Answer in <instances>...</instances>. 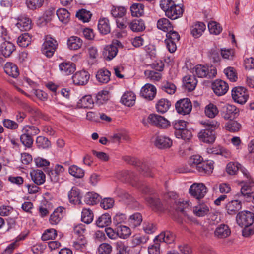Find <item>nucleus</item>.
I'll return each instance as SVG.
<instances>
[{
    "label": "nucleus",
    "mask_w": 254,
    "mask_h": 254,
    "mask_svg": "<svg viewBox=\"0 0 254 254\" xmlns=\"http://www.w3.org/2000/svg\"><path fill=\"white\" fill-rule=\"evenodd\" d=\"M204 129H201L198 133L200 140L206 143H212L216 139L214 130L219 127L220 124L216 121L202 122Z\"/></svg>",
    "instance_id": "f257e3e1"
},
{
    "label": "nucleus",
    "mask_w": 254,
    "mask_h": 254,
    "mask_svg": "<svg viewBox=\"0 0 254 254\" xmlns=\"http://www.w3.org/2000/svg\"><path fill=\"white\" fill-rule=\"evenodd\" d=\"M176 0H161L160 6L168 18L174 20L181 17L183 13L182 6L176 3Z\"/></svg>",
    "instance_id": "f03ea898"
},
{
    "label": "nucleus",
    "mask_w": 254,
    "mask_h": 254,
    "mask_svg": "<svg viewBox=\"0 0 254 254\" xmlns=\"http://www.w3.org/2000/svg\"><path fill=\"white\" fill-rule=\"evenodd\" d=\"M241 171L247 179L245 181V184L242 186L241 196L246 198L247 201H249L253 197V195H254V188L251 185L252 183H254V181L251 178L250 174L247 170L242 169Z\"/></svg>",
    "instance_id": "7ed1b4c3"
},
{
    "label": "nucleus",
    "mask_w": 254,
    "mask_h": 254,
    "mask_svg": "<svg viewBox=\"0 0 254 254\" xmlns=\"http://www.w3.org/2000/svg\"><path fill=\"white\" fill-rule=\"evenodd\" d=\"M124 160L127 163L139 167V171L141 173L147 177H153L152 171L149 167L147 163L145 162H141L136 158L130 157L125 156L124 158Z\"/></svg>",
    "instance_id": "20e7f679"
},
{
    "label": "nucleus",
    "mask_w": 254,
    "mask_h": 254,
    "mask_svg": "<svg viewBox=\"0 0 254 254\" xmlns=\"http://www.w3.org/2000/svg\"><path fill=\"white\" fill-rule=\"evenodd\" d=\"M194 76H197L198 77L212 78L215 76L217 72L216 69L213 67H208L197 65L193 69Z\"/></svg>",
    "instance_id": "39448f33"
},
{
    "label": "nucleus",
    "mask_w": 254,
    "mask_h": 254,
    "mask_svg": "<svg viewBox=\"0 0 254 254\" xmlns=\"http://www.w3.org/2000/svg\"><path fill=\"white\" fill-rule=\"evenodd\" d=\"M236 219L241 227L250 226L254 222V214L249 211H243L237 214Z\"/></svg>",
    "instance_id": "423d86ee"
},
{
    "label": "nucleus",
    "mask_w": 254,
    "mask_h": 254,
    "mask_svg": "<svg viewBox=\"0 0 254 254\" xmlns=\"http://www.w3.org/2000/svg\"><path fill=\"white\" fill-rule=\"evenodd\" d=\"M58 46V43L56 40L50 36H46L45 41L42 45V52L47 57H51Z\"/></svg>",
    "instance_id": "0eeeda50"
},
{
    "label": "nucleus",
    "mask_w": 254,
    "mask_h": 254,
    "mask_svg": "<svg viewBox=\"0 0 254 254\" xmlns=\"http://www.w3.org/2000/svg\"><path fill=\"white\" fill-rule=\"evenodd\" d=\"M177 112L182 115L189 114L192 110V104L190 100L187 98L178 100L175 104Z\"/></svg>",
    "instance_id": "6e6552de"
},
{
    "label": "nucleus",
    "mask_w": 254,
    "mask_h": 254,
    "mask_svg": "<svg viewBox=\"0 0 254 254\" xmlns=\"http://www.w3.org/2000/svg\"><path fill=\"white\" fill-rule=\"evenodd\" d=\"M149 123L161 128H167L170 126V122L164 117L152 114L147 118Z\"/></svg>",
    "instance_id": "1a4fd4ad"
},
{
    "label": "nucleus",
    "mask_w": 254,
    "mask_h": 254,
    "mask_svg": "<svg viewBox=\"0 0 254 254\" xmlns=\"http://www.w3.org/2000/svg\"><path fill=\"white\" fill-rule=\"evenodd\" d=\"M207 191L206 187L202 183H194L189 189L190 194L197 199L204 197Z\"/></svg>",
    "instance_id": "9d476101"
},
{
    "label": "nucleus",
    "mask_w": 254,
    "mask_h": 254,
    "mask_svg": "<svg viewBox=\"0 0 254 254\" xmlns=\"http://www.w3.org/2000/svg\"><path fill=\"white\" fill-rule=\"evenodd\" d=\"M232 96L233 100L241 104L247 101L249 97L247 90L243 87H237L232 91Z\"/></svg>",
    "instance_id": "9b49d317"
},
{
    "label": "nucleus",
    "mask_w": 254,
    "mask_h": 254,
    "mask_svg": "<svg viewBox=\"0 0 254 254\" xmlns=\"http://www.w3.org/2000/svg\"><path fill=\"white\" fill-rule=\"evenodd\" d=\"M154 143L155 146L159 149H166L172 146V141L166 136L158 135L154 137Z\"/></svg>",
    "instance_id": "f8f14e48"
},
{
    "label": "nucleus",
    "mask_w": 254,
    "mask_h": 254,
    "mask_svg": "<svg viewBox=\"0 0 254 254\" xmlns=\"http://www.w3.org/2000/svg\"><path fill=\"white\" fill-rule=\"evenodd\" d=\"M90 74L85 70L77 71L73 76L72 79L73 83L77 85H86L89 79Z\"/></svg>",
    "instance_id": "ddd939ff"
},
{
    "label": "nucleus",
    "mask_w": 254,
    "mask_h": 254,
    "mask_svg": "<svg viewBox=\"0 0 254 254\" xmlns=\"http://www.w3.org/2000/svg\"><path fill=\"white\" fill-rule=\"evenodd\" d=\"M212 88L217 95L222 96L227 93L229 86L226 82L221 80H216L212 83Z\"/></svg>",
    "instance_id": "4468645a"
},
{
    "label": "nucleus",
    "mask_w": 254,
    "mask_h": 254,
    "mask_svg": "<svg viewBox=\"0 0 254 254\" xmlns=\"http://www.w3.org/2000/svg\"><path fill=\"white\" fill-rule=\"evenodd\" d=\"M239 110L234 105L227 104L223 107L222 115L226 120L235 118L238 115Z\"/></svg>",
    "instance_id": "2eb2a0df"
},
{
    "label": "nucleus",
    "mask_w": 254,
    "mask_h": 254,
    "mask_svg": "<svg viewBox=\"0 0 254 254\" xmlns=\"http://www.w3.org/2000/svg\"><path fill=\"white\" fill-rule=\"evenodd\" d=\"M175 238L176 236L172 232L166 231L157 236L154 239V242H158L159 243L163 242L167 244H172L174 242Z\"/></svg>",
    "instance_id": "dca6fc26"
},
{
    "label": "nucleus",
    "mask_w": 254,
    "mask_h": 254,
    "mask_svg": "<svg viewBox=\"0 0 254 254\" xmlns=\"http://www.w3.org/2000/svg\"><path fill=\"white\" fill-rule=\"evenodd\" d=\"M156 94V88L150 84H145L141 89L140 94L148 100L153 99Z\"/></svg>",
    "instance_id": "f3484780"
},
{
    "label": "nucleus",
    "mask_w": 254,
    "mask_h": 254,
    "mask_svg": "<svg viewBox=\"0 0 254 254\" xmlns=\"http://www.w3.org/2000/svg\"><path fill=\"white\" fill-rule=\"evenodd\" d=\"M120 179L122 181L130 183L132 186H136L137 182L139 180L138 176L132 172L125 171L120 174Z\"/></svg>",
    "instance_id": "a211bd4d"
},
{
    "label": "nucleus",
    "mask_w": 254,
    "mask_h": 254,
    "mask_svg": "<svg viewBox=\"0 0 254 254\" xmlns=\"http://www.w3.org/2000/svg\"><path fill=\"white\" fill-rule=\"evenodd\" d=\"M225 208L228 214L234 215L242 208V203L241 201L233 200L226 204Z\"/></svg>",
    "instance_id": "6ab92c4d"
},
{
    "label": "nucleus",
    "mask_w": 254,
    "mask_h": 254,
    "mask_svg": "<svg viewBox=\"0 0 254 254\" xmlns=\"http://www.w3.org/2000/svg\"><path fill=\"white\" fill-rule=\"evenodd\" d=\"M59 67L61 72L65 75L72 74L76 70L75 64L70 62H64L61 63Z\"/></svg>",
    "instance_id": "aec40b11"
},
{
    "label": "nucleus",
    "mask_w": 254,
    "mask_h": 254,
    "mask_svg": "<svg viewBox=\"0 0 254 254\" xmlns=\"http://www.w3.org/2000/svg\"><path fill=\"white\" fill-rule=\"evenodd\" d=\"M231 234V230L228 225L221 224L218 226L214 231L215 236L218 239H224Z\"/></svg>",
    "instance_id": "412c9836"
},
{
    "label": "nucleus",
    "mask_w": 254,
    "mask_h": 254,
    "mask_svg": "<svg viewBox=\"0 0 254 254\" xmlns=\"http://www.w3.org/2000/svg\"><path fill=\"white\" fill-rule=\"evenodd\" d=\"M146 201L150 207L157 211H163L168 208L158 198L148 197L146 198Z\"/></svg>",
    "instance_id": "4be33fe9"
},
{
    "label": "nucleus",
    "mask_w": 254,
    "mask_h": 254,
    "mask_svg": "<svg viewBox=\"0 0 254 254\" xmlns=\"http://www.w3.org/2000/svg\"><path fill=\"white\" fill-rule=\"evenodd\" d=\"M146 201L150 207L157 211H163L168 208L158 198L148 197L146 198Z\"/></svg>",
    "instance_id": "5701e85b"
},
{
    "label": "nucleus",
    "mask_w": 254,
    "mask_h": 254,
    "mask_svg": "<svg viewBox=\"0 0 254 254\" xmlns=\"http://www.w3.org/2000/svg\"><path fill=\"white\" fill-rule=\"evenodd\" d=\"M17 27L21 31H27L32 28L31 20L25 16H21L18 19Z\"/></svg>",
    "instance_id": "b1692460"
},
{
    "label": "nucleus",
    "mask_w": 254,
    "mask_h": 254,
    "mask_svg": "<svg viewBox=\"0 0 254 254\" xmlns=\"http://www.w3.org/2000/svg\"><path fill=\"white\" fill-rule=\"evenodd\" d=\"M213 163L209 161H202L197 166V170L203 174H210L213 170Z\"/></svg>",
    "instance_id": "393cba45"
},
{
    "label": "nucleus",
    "mask_w": 254,
    "mask_h": 254,
    "mask_svg": "<svg viewBox=\"0 0 254 254\" xmlns=\"http://www.w3.org/2000/svg\"><path fill=\"white\" fill-rule=\"evenodd\" d=\"M81 198L79 190L76 187H72L68 192L70 202L74 204H79L81 203Z\"/></svg>",
    "instance_id": "a878e982"
},
{
    "label": "nucleus",
    "mask_w": 254,
    "mask_h": 254,
    "mask_svg": "<svg viewBox=\"0 0 254 254\" xmlns=\"http://www.w3.org/2000/svg\"><path fill=\"white\" fill-rule=\"evenodd\" d=\"M63 207H59L54 210L50 215L49 222L51 225H57L63 217Z\"/></svg>",
    "instance_id": "bb28decb"
},
{
    "label": "nucleus",
    "mask_w": 254,
    "mask_h": 254,
    "mask_svg": "<svg viewBox=\"0 0 254 254\" xmlns=\"http://www.w3.org/2000/svg\"><path fill=\"white\" fill-rule=\"evenodd\" d=\"M118 48L114 45L106 46L103 51V56L108 61L113 59L117 54Z\"/></svg>",
    "instance_id": "cd10ccee"
},
{
    "label": "nucleus",
    "mask_w": 254,
    "mask_h": 254,
    "mask_svg": "<svg viewBox=\"0 0 254 254\" xmlns=\"http://www.w3.org/2000/svg\"><path fill=\"white\" fill-rule=\"evenodd\" d=\"M15 49L14 44L7 40L1 45V54L5 57H9Z\"/></svg>",
    "instance_id": "c85d7f7f"
},
{
    "label": "nucleus",
    "mask_w": 254,
    "mask_h": 254,
    "mask_svg": "<svg viewBox=\"0 0 254 254\" xmlns=\"http://www.w3.org/2000/svg\"><path fill=\"white\" fill-rule=\"evenodd\" d=\"M5 72L9 76L16 78L19 75L17 66L12 63H7L4 66Z\"/></svg>",
    "instance_id": "c756f323"
},
{
    "label": "nucleus",
    "mask_w": 254,
    "mask_h": 254,
    "mask_svg": "<svg viewBox=\"0 0 254 254\" xmlns=\"http://www.w3.org/2000/svg\"><path fill=\"white\" fill-rule=\"evenodd\" d=\"M136 96L134 93L131 91L125 92L121 98V101L127 106H133L135 101Z\"/></svg>",
    "instance_id": "7c9ffc66"
},
{
    "label": "nucleus",
    "mask_w": 254,
    "mask_h": 254,
    "mask_svg": "<svg viewBox=\"0 0 254 254\" xmlns=\"http://www.w3.org/2000/svg\"><path fill=\"white\" fill-rule=\"evenodd\" d=\"M197 81L196 80L194 75H187L183 78V83L189 91L193 90L197 84Z\"/></svg>",
    "instance_id": "2f4dec72"
},
{
    "label": "nucleus",
    "mask_w": 254,
    "mask_h": 254,
    "mask_svg": "<svg viewBox=\"0 0 254 254\" xmlns=\"http://www.w3.org/2000/svg\"><path fill=\"white\" fill-rule=\"evenodd\" d=\"M32 180L37 185L43 184L45 181V175L40 170H34L30 173Z\"/></svg>",
    "instance_id": "473e14b6"
},
{
    "label": "nucleus",
    "mask_w": 254,
    "mask_h": 254,
    "mask_svg": "<svg viewBox=\"0 0 254 254\" xmlns=\"http://www.w3.org/2000/svg\"><path fill=\"white\" fill-rule=\"evenodd\" d=\"M110 72L106 69L99 70L96 75L97 80L101 83H107L110 80Z\"/></svg>",
    "instance_id": "72a5a7b5"
},
{
    "label": "nucleus",
    "mask_w": 254,
    "mask_h": 254,
    "mask_svg": "<svg viewBox=\"0 0 254 254\" xmlns=\"http://www.w3.org/2000/svg\"><path fill=\"white\" fill-rule=\"evenodd\" d=\"M193 212L196 216L203 217L208 214L209 208L206 204L201 203L193 207Z\"/></svg>",
    "instance_id": "f704fd0d"
},
{
    "label": "nucleus",
    "mask_w": 254,
    "mask_h": 254,
    "mask_svg": "<svg viewBox=\"0 0 254 254\" xmlns=\"http://www.w3.org/2000/svg\"><path fill=\"white\" fill-rule=\"evenodd\" d=\"M67 44L70 50H76L81 47L82 40L78 37L72 36L68 39Z\"/></svg>",
    "instance_id": "c9c22d12"
},
{
    "label": "nucleus",
    "mask_w": 254,
    "mask_h": 254,
    "mask_svg": "<svg viewBox=\"0 0 254 254\" xmlns=\"http://www.w3.org/2000/svg\"><path fill=\"white\" fill-rule=\"evenodd\" d=\"M205 28V25L203 23L198 22L192 26L191 33L194 38H198L202 35Z\"/></svg>",
    "instance_id": "e433bc0d"
},
{
    "label": "nucleus",
    "mask_w": 254,
    "mask_h": 254,
    "mask_svg": "<svg viewBox=\"0 0 254 254\" xmlns=\"http://www.w3.org/2000/svg\"><path fill=\"white\" fill-rule=\"evenodd\" d=\"M157 27L165 32H168L173 29L172 24L168 19L165 18H162L158 20Z\"/></svg>",
    "instance_id": "4c0bfd02"
},
{
    "label": "nucleus",
    "mask_w": 254,
    "mask_h": 254,
    "mask_svg": "<svg viewBox=\"0 0 254 254\" xmlns=\"http://www.w3.org/2000/svg\"><path fill=\"white\" fill-rule=\"evenodd\" d=\"M98 28L100 32L103 34H107L110 32V26L109 20L106 18L99 20Z\"/></svg>",
    "instance_id": "58836bf2"
},
{
    "label": "nucleus",
    "mask_w": 254,
    "mask_h": 254,
    "mask_svg": "<svg viewBox=\"0 0 254 254\" xmlns=\"http://www.w3.org/2000/svg\"><path fill=\"white\" fill-rule=\"evenodd\" d=\"M171 105V102L168 100L161 99L156 104L157 111L161 113H164L168 110Z\"/></svg>",
    "instance_id": "ea45409f"
},
{
    "label": "nucleus",
    "mask_w": 254,
    "mask_h": 254,
    "mask_svg": "<svg viewBox=\"0 0 254 254\" xmlns=\"http://www.w3.org/2000/svg\"><path fill=\"white\" fill-rule=\"evenodd\" d=\"M204 112L207 117L214 118L218 114L219 110L215 105L209 103L205 107Z\"/></svg>",
    "instance_id": "a19ab883"
},
{
    "label": "nucleus",
    "mask_w": 254,
    "mask_h": 254,
    "mask_svg": "<svg viewBox=\"0 0 254 254\" xmlns=\"http://www.w3.org/2000/svg\"><path fill=\"white\" fill-rule=\"evenodd\" d=\"M111 223V217L108 213H105L99 217L96 221L97 225L99 227H104L109 225Z\"/></svg>",
    "instance_id": "79ce46f5"
},
{
    "label": "nucleus",
    "mask_w": 254,
    "mask_h": 254,
    "mask_svg": "<svg viewBox=\"0 0 254 254\" xmlns=\"http://www.w3.org/2000/svg\"><path fill=\"white\" fill-rule=\"evenodd\" d=\"M32 37L29 33H24L20 35L17 39L18 44L23 47H26L31 43Z\"/></svg>",
    "instance_id": "37998d69"
},
{
    "label": "nucleus",
    "mask_w": 254,
    "mask_h": 254,
    "mask_svg": "<svg viewBox=\"0 0 254 254\" xmlns=\"http://www.w3.org/2000/svg\"><path fill=\"white\" fill-rule=\"evenodd\" d=\"M130 11L133 16H141L144 13V5L141 3H134L130 7Z\"/></svg>",
    "instance_id": "c03bdc74"
},
{
    "label": "nucleus",
    "mask_w": 254,
    "mask_h": 254,
    "mask_svg": "<svg viewBox=\"0 0 254 254\" xmlns=\"http://www.w3.org/2000/svg\"><path fill=\"white\" fill-rule=\"evenodd\" d=\"M116 229L118 236L121 238L126 239L131 234V230L128 227L119 225L117 226Z\"/></svg>",
    "instance_id": "a18cd8bd"
},
{
    "label": "nucleus",
    "mask_w": 254,
    "mask_h": 254,
    "mask_svg": "<svg viewBox=\"0 0 254 254\" xmlns=\"http://www.w3.org/2000/svg\"><path fill=\"white\" fill-rule=\"evenodd\" d=\"M59 19L62 22L66 23L69 21V12L65 8H59L56 11Z\"/></svg>",
    "instance_id": "49530a36"
},
{
    "label": "nucleus",
    "mask_w": 254,
    "mask_h": 254,
    "mask_svg": "<svg viewBox=\"0 0 254 254\" xmlns=\"http://www.w3.org/2000/svg\"><path fill=\"white\" fill-rule=\"evenodd\" d=\"M93 213L89 209H84L82 211L81 220L86 224L91 223L93 220Z\"/></svg>",
    "instance_id": "de8ad7c7"
},
{
    "label": "nucleus",
    "mask_w": 254,
    "mask_h": 254,
    "mask_svg": "<svg viewBox=\"0 0 254 254\" xmlns=\"http://www.w3.org/2000/svg\"><path fill=\"white\" fill-rule=\"evenodd\" d=\"M93 103V100L90 95L84 96L78 102V104L83 108H91Z\"/></svg>",
    "instance_id": "09e8293b"
},
{
    "label": "nucleus",
    "mask_w": 254,
    "mask_h": 254,
    "mask_svg": "<svg viewBox=\"0 0 254 254\" xmlns=\"http://www.w3.org/2000/svg\"><path fill=\"white\" fill-rule=\"evenodd\" d=\"M68 171L70 174L77 178H81L84 175V171L76 165L70 166Z\"/></svg>",
    "instance_id": "8fccbe9b"
},
{
    "label": "nucleus",
    "mask_w": 254,
    "mask_h": 254,
    "mask_svg": "<svg viewBox=\"0 0 254 254\" xmlns=\"http://www.w3.org/2000/svg\"><path fill=\"white\" fill-rule=\"evenodd\" d=\"M142 221V217L140 213H135L131 215L128 219L130 225L132 227H137L141 224Z\"/></svg>",
    "instance_id": "3c124183"
},
{
    "label": "nucleus",
    "mask_w": 254,
    "mask_h": 254,
    "mask_svg": "<svg viewBox=\"0 0 254 254\" xmlns=\"http://www.w3.org/2000/svg\"><path fill=\"white\" fill-rule=\"evenodd\" d=\"M130 29L134 32H140L145 29V25L142 21L135 20L129 24Z\"/></svg>",
    "instance_id": "603ef678"
},
{
    "label": "nucleus",
    "mask_w": 254,
    "mask_h": 254,
    "mask_svg": "<svg viewBox=\"0 0 254 254\" xmlns=\"http://www.w3.org/2000/svg\"><path fill=\"white\" fill-rule=\"evenodd\" d=\"M36 144L39 148L46 149L51 146V142L48 138L42 136L37 137Z\"/></svg>",
    "instance_id": "864d4df0"
},
{
    "label": "nucleus",
    "mask_w": 254,
    "mask_h": 254,
    "mask_svg": "<svg viewBox=\"0 0 254 254\" xmlns=\"http://www.w3.org/2000/svg\"><path fill=\"white\" fill-rule=\"evenodd\" d=\"M64 169L63 166L59 164L56 165L54 171L49 173L51 180L53 182H57L58 180V175L64 172Z\"/></svg>",
    "instance_id": "5fc2aeb1"
},
{
    "label": "nucleus",
    "mask_w": 254,
    "mask_h": 254,
    "mask_svg": "<svg viewBox=\"0 0 254 254\" xmlns=\"http://www.w3.org/2000/svg\"><path fill=\"white\" fill-rule=\"evenodd\" d=\"M85 198L86 203L89 205H94L100 201V196L96 193L89 192L86 194Z\"/></svg>",
    "instance_id": "6e6d98bb"
},
{
    "label": "nucleus",
    "mask_w": 254,
    "mask_h": 254,
    "mask_svg": "<svg viewBox=\"0 0 254 254\" xmlns=\"http://www.w3.org/2000/svg\"><path fill=\"white\" fill-rule=\"evenodd\" d=\"M76 16L83 22H88L91 19L92 14L90 11L82 9L77 12Z\"/></svg>",
    "instance_id": "4d7b16f0"
},
{
    "label": "nucleus",
    "mask_w": 254,
    "mask_h": 254,
    "mask_svg": "<svg viewBox=\"0 0 254 254\" xmlns=\"http://www.w3.org/2000/svg\"><path fill=\"white\" fill-rule=\"evenodd\" d=\"M22 131L24 133L32 137L40 132V130L36 127L31 125H26L23 127Z\"/></svg>",
    "instance_id": "13d9d810"
},
{
    "label": "nucleus",
    "mask_w": 254,
    "mask_h": 254,
    "mask_svg": "<svg viewBox=\"0 0 254 254\" xmlns=\"http://www.w3.org/2000/svg\"><path fill=\"white\" fill-rule=\"evenodd\" d=\"M44 3V0H26L27 7L31 10H35L41 7Z\"/></svg>",
    "instance_id": "bf43d9fd"
},
{
    "label": "nucleus",
    "mask_w": 254,
    "mask_h": 254,
    "mask_svg": "<svg viewBox=\"0 0 254 254\" xmlns=\"http://www.w3.org/2000/svg\"><path fill=\"white\" fill-rule=\"evenodd\" d=\"M117 254H129V248L122 242L116 243Z\"/></svg>",
    "instance_id": "052dcab7"
},
{
    "label": "nucleus",
    "mask_w": 254,
    "mask_h": 254,
    "mask_svg": "<svg viewBox=\"0 0 254 254\" xmlns=\"http://www.w3.org/2000/svg\"><path fill=\"white\" fill-rule=\"evenodd\" d=\"M21 142L27 148H30L33 144V139L32 136L26 134L23 132L20 136Z\"/></svg>",
    "instance_id": "680f3d73"
},
{
    "label": "nucleus",
    "mask_w": 254,
    "mask_h": 254,
    "mask_svg": "<svg viewBox=\"0 0 254 254\" xmlns=\"http://www.w3.org/2000/svg\"><path fill=\"white\" fill-rule=\"evenodd\" d=\"M225 127L226 129L231 132H237L241 128V125L236 121L231 120L226 124Z\"/></svg>",
    "instance_id": "e2e57ef3"
},
{
    "label": "nucleus",
    "mask_w": 254,
    "mask_h": 254,
    "mask_svg": "<svg viewBox=\"0 0 254 254\" xmlns=\"http://www.w3.org/2000/svg\"><path fill=\"white\" fill-rule=\"evenodd\" d=\"M241 164L238 162H230L226 167V171L230 175H234L239 170Z\"/></svg>",
    "instance_id": "0e129e2a"
},
{
    "label": "nucleus",
    "mask_w": 254,
    "mask_h": 254,
    "mask_svg": "<svg viewBox=\"0 0 254 254\" xmlns=\"http://www.w3.org/2000/svg\"><path fill=\"white\" fill-rule=\"evenodd\" d=\"M161 89L168 94H173L175 92L176 88L173 83L166 81L162 83Z\"/></svg>",
    "instance_id": "69168bd1"
},
{
    "label": "nucleus",
    "mask_w": 254,
    "mask_h": 254,
    "mask_svg": "<svg viewBox=\"0 0 254 254\" xmlns=\"http://www.w3.org/2000/svg\"><path fill=\"white\" fill-rule=\"evenodd\" d=\"M224 73L227 78L231 81H236L237 79L236 70L234 67H228L224 70Z\"/></svg>",
    "instance_id": "338daca9"
},
{
    "label": "nucleus",
    "mask_w": 254,
    "mask_h": 254,
    "mask_svg": "<svg viewBox=\"0 0 254 254\" xmlns=\"http://www.w3.org/2000/svg\"><path fill=\"white\" fill-rule=\"evenodd\" d=\"M98 251L99 254H110L112 251V247L109 244L103 243L100 245Z\"/></svg>",
    "instance_id": "774afa93"
}]
</instances>
